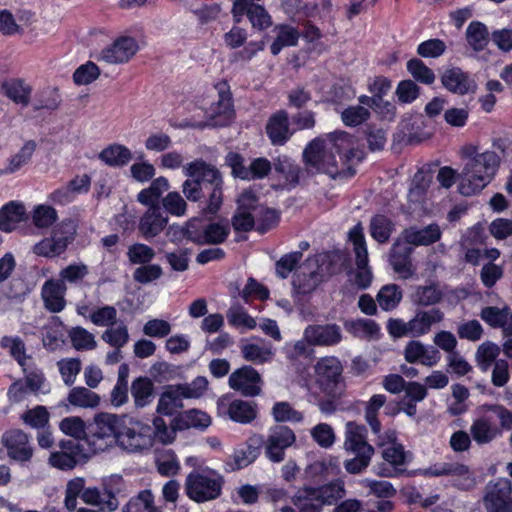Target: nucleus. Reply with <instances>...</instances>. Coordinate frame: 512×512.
<instances>
[{"label": "nucleus", "instance_id": "obj_1", "mask_svg": "<svg viewBox=\"0 0 512 512\" xmlns=\"http://www.w3.org/2000/svg\"><path fill=\"white\" fill-rule=\"evenodd\" d=\"M347 132L330 133L327 139L315 138L303 150L308 174H325L331 179H346L355 174L354 158L361 159Z\"/></svg>", "mask_w": 512, "mask_h": 512}, {"label": "nucleus", "instance_id": "obj_2", "mask_svg": "<svg viewBox=\"0 0 512 512\" xmlns=\"http://www.w3.org/2000/svg\"><path fill=\"white\" fill-rule=\"evenodd\" d=\"M96 434L114 437L117 445L129 453H141L152 447V426L129 415L100 413L95 417Z\"/></svg>", "mask_w": 512, "mask_h": 512}, {"label": "nucleus", "instance_id": "obj_3", "mask_svg": "<svg viewBox=\"0 0 512 512\" xmlns=\"http://www.w3.org/2000/svg\"><path fill=\"white\" fill-rule=\"evenodd\" d=\"M466 163L458 176L459 192L471 196L484 189L494 177L500 164V157L495 151L479 152L474 145L462 148Z\"/></svg>", "mask_w": 512, "mask_h": 512}, {"label": "nucleus", "instance_id": "obj_4", "mask_svg": "<svg viewBox=\"0 0 512 512\" xmlns=\"http://www.w3.org/2000/svg\"><path fill=\"white\" fill-rule=\"evenodd\" d=\"M185 174L195 177L207 190L208 204L204 210L210 214L216 213L222 205L223 176L217 167L197 159L185 166Z\"/></svg>", "mask_w": 512, "mask_h": 512}, {"label": "nucleus", "instance_id": "obj_5", "mask_svg": "<svg viewBox=\"0 0 512 512\" xmlns=\"http://www.w3.org/2000/svg\"><path fill=\"white\" fill-rule=\"evenodd\" d=\"M331 263L329 254H317L307 258L296 270L292 285L297 294L313 292L322 281L324 274L330 273L324 265Z\"/></svg>", "mask_w": 512, "mask_h": 512}, {"label": "nucleus", "instance_id": "obj_6", "mask_svg": "<svg viewBox=\"0 0 512 512\" xmlns=\"http://www.w3.org/2000/svg\"><path fill=\"white\" fill-rule=\"evenodd\" d=\"M317 384L320 390L328 397L341 398L345 391L343 381V367L341 362L333 356L319 359L315 365Z\"/></svg>", "mask_w": 512, "mask_h": 512}, {"label": "nucleus", "instance_id": "obj_7", "mask_svg": "<svg viewBox=\"0 0 512 512\" xmlns=\"http://www.w3.org/2000/svg\"><path fill=\"white\" fill-rule=\"evenodd\" d=\"M76 234V226L72 220H65L52 231L51 237L45 238L34 245L33 252L42 257L53 258L64 253Z\"/></svg>", "mask_w": 512, "mask_h": 512}, {"label": "nucleus", "instance_id": "obj_8", "mask_svg": "<svg viewBox=\"0 0 512 512\" xmlns=\"http://www.w3.org/2000/svg\"><path fill=\"white\" fill-rule=\"evenodd\" d=\"M223 480L221 477L191 472L185 480L186 495L197 503L214 500L221 495Z\"/></svg>", "mask_w": 512, "mask_h": 512}, {"label": "nucleus", "instance_id": "obj_9", "mask_svg": "<svg viewBox=\"0 0 512 512\" xmlns=\"http://www.w3.org/2000/svg\"><path fill=\"white\" fill-rule=\"evenodd\" d=\"M349 239L353 243L355 263V284L359 289H366L372 282V271L368 265V251L366 246L363 228L361 224L354 226L349 232Z\"/></svg>", "mask_w": 512, "mask_h": 512}, {"label": "nucleus", "instance_id": "obj_10", "mask_svg": "<svg viewBox=\"0 0 512 512\" xmlns=\"http://www.w3.org/2000/svg\"><path fill=\"white\" fill-rule=\"evenodd\" d=\"M296 441L292 429L285 425H277L270 429L265 445V455L273 463H280L285 459V450Z\"/></svg>", "mask_w": 512, "mask_h": 512}, {"label": "nucleus", "instance_id": "obj_11", "mask_svg": "<svg viewBox=\"0 0 512 512\" xmlns=\"http://www.w3.org/2000/svg\"><path fill=\"white\" fill-rule=\"evenodd\" d=\"M228 383L231 389L245 397L258 396L262 391L261 376L251 366H243L232 372Z\"/></svg>", "mask_w": 512, "mask_h": 512}, {"label": "nucleus", "instance_id": "obj_12", "mask_svg": "<svg viewBox=\"0 0 512 512\" xmlns=\"http://www.w3.org/2000/svg\"><path fill=\"white\" fill-rule=\"evenodd\" d=\"M102 492L96 487L85 488V480L77 477L70 480L66 485L64 505L67 510L74 511L77 505V498L89 505L99 506Z\"/></svg>", "mask_w": 512, "mask_h": 512}, {"label": "nucleus", "instance_id": "obj_13", "mask_svg": "<svg viewBox=\"0 0 512 512\" xmlns=\"http://www.w3.org/2000/svg\"><path fill=\"white\" fill-rule=\"evenodd\" d=\"M138 44L132 37H119L110 46L104 48L98 60L108 64H121L128 62L138 51Z\"/></svg>", "mask_w": 512, "mask_h": 512}, {"label": "nucleus", "instance_id": "obj_14", "mask_svg": "<svg viewBox=\"0 0 512 512\" xmlns=\"http://www.w3.org/2000/svg\"><path fill=\"white\" fill-rule=\"evenodd\" d=\"M232 14L239 23L243 15H247L254 28L263 30L271 26L272 20L265 8L249 0H236L233 4Z\"/></svg>", "mask_w": 512, "mask_h": 512}, {"label": "nucleus", "instance_id": "obj_15", "mask_svg": "<svg viewBox=\"0 0 512 512\" xmlns=\"http://www.w3.org/2000/svg\"><path fill=\"white\" fill-rule=\"evenodd\" d=\"M168 219V215L159 205H152L140 217L138 232L146 240L153 239L166 228Z\"/></svg>", "mask_w": 512, "mask_h": 512}, {"label": "nucleus", "instance_id": "obj_16", "mask_svg": "<svg viewBox=\"0 0 512 512\" xmlns=\"http://www.w3.org/2000/svg\"><path fill=\"white\" fill-rule=\"evenodd\" d=\"M413 250V246L403 239V235L401 234L392 244L390 249V265L396 273L403 275L404 278L409 277L413 273L411 260Z\"/></svg>", "mask_w": 512, "mask_h": 512}, {"label": "nucleus", "instance_id": "obj_17", "mask_svg": "<svg viewBox=\"0 0 512 512\" xmlns=\"http://www.w3.org/2000/svg\"><path fill=\"white\" fill-rule=\"evenodd\" d=\"M263 443V437L259 434H254L249 437L245 447L236 449L231 459L226 462L227 470H240L253 463L259 456Z\"/></svg>", "mask_w": 512, "mask_h": 512}, {"label": "nucleus", "instance_id": "obj_18", "mask_svg": "<svg viewBox=\"0 0 512 512\" xmlns=\"http://www.w3.org/2000/svg\"><path fill=\"white\" fill-rule=\"evenodd\" d=\"M257 201V197L251 191H245L241 194L238 199V209L232 218L234 230L248 232L253 229L256 222L253 204Z\"/></svg>", "mask_w": 512, "mask_h": 512}, {"label": "nucleus", "instance_id": "obj_19", "mask_svg": "<svg viewBox=\"0 0 512 512\" xmlns=\"http://www.w3.org/2000/svg\"><path fill=\"white\" fill-rule=\"evenodd\" d=\"M305 340L315 346H333L342 340V332L337 324L309 325L304 331Z\"/></svg>", "mask_w": 512, "mask_h": 512}, {"label": "nucleus", "instance_id": "obj_20", "mask_svg": "<svg viewBox=\"0 0 512 512\" xmlns=\"http://www.w3.org/2000/svg\"><path fill=\"white\" fill-rule=\"evenodd\" d=\"M3 443L8 456L18 462H27L32 458L33 449L29 445L28 436L21 430H11L3 435Z\"/></svg>", "mask_w": 512, "mask_h": 512}, {"label": "nucleus", "instance_id": "obj_21", "mask_svg": "<svg viewBox=\"0 0 512 512\" xmlns=\"http://www.w3.org/2000/svg\"><path fill=\"white\" fill-rule=\"evenodd\" d=\"M441 82L448 91L458 95L474 94L477 90L474 79L457 67L446 70L441 77Z\"/></svg>", "mask_w": 512, "mask_h": 512}, {"label": "nucleus", "instance_id": "obj_22", "mask_svg": "<svg viewBox=\"0 0 512 512\" xmlns=\"http://www.w3.org/2000/svg\"><path fill=\"white\" fill-rule=\"evenodd\" d=\"M266 133L273 145H284L293 135L289 127V115L286 110H279L270 116L266 124Z\"/></svg>", "mask_w": 512, "mask_h": 512}, {"label": "nucleus", "instance_id": "obj_23", "mask_svg": "<svg viewBox=\"0 0 512 512\" xmlns=\"http://www.w3.org/2000/svg\"><path fill=\"white\" fill-rule=\"evenodd\" d=\"M440 352L433 346L427 347L418 340H411L404 349V358L408 363H421L432 367L440 360Z\"/></svg>", "mask_w": 512, "mask_h": 512}, {"label": "nucleus", "instance_id": "obj_24", "mask_svg": "<svg viewBox=\"0 0 512 512\" xmlns=\"http://www.w3.org/2000/svg\"><path fill=\"white\" fill-rule=\"evenodd\" d=\"M441 229L438 224L432 223L426 227L418 228L411 226L401 232L405 239L412 246H428L441 238Z\"/></svg>", "mask_w": 512, "mask_h": 512}, {"label": "nucleus", "instance_id": "obj_25", "mask_svg": "<svg viewBox=\"0 0 512 512\" xmlns=\"http://www.w3.org/2000/svg\"><path fill=\"white\" fill-rule=\"evenodd\" d=\"M344 448L347 452H374L367 442V429L363 425L350 421L345 426Z\"/></svg>", "mask_w": 512, "mask_h": 512}, {"label": "nucleus", "instance_id": "obj_26", "mask_svg": "<svg viewBox=\"0 0 512 512\" xmlns=\"http://www.w3.org/2000/svg\"><path fill=\"white\" fill-rule=\"evenodd\" d=\"M67 287L63 281L47 280L42 287V298L46 309L57 313L64 309L66 301L64 299Z\"/></svg>", "mask_w": 512, "mask_h": 512}, {"label": "nucleus", "instance_id": "obj_27", "mask_svg": "<svg viewBox=\"0 0 512 512\" xmlns=\"http://www.w3.org/2000/svg\"><path fill=\"white\" fill-rule=\"evenodd\" d=\"M444 313L438 308L419 310L410 320L412 337H420L427 334L432 325L442 322Z\"/></svg>", "mask_w": 512, "mask_h": 512}, {"label": "nucleus", "instance_id": "obj_28", "mask_svg": "<svg viewBox=\"0 0 512 512\" xmlns=\"http://www.w3.org/2000/svg\"><path fill=\"white\" fill-rule=\"evenodd\" d=\"M512 484L507 478L490 481L485 487L484 505L503 504L511 501Z\"/></svg>", "mask_w": 512, "mask_h": 512}, {"label": "nucleus", "instance_id": "obj_29", "mask_svg": "<svg viewBox=\"0 0 512 512\" xmlns=\"http://www.w3.org/2000/svg\"><path fill=\"white\" fill-rule=\"evenodd\" d=\"M211 424L210 416L198 409L184 411L174 417V427L179 431L195 428L204 430Z\"/></svg>", "mask_w": 512, "mask_h": 512}, {"label": "nucleus", "instance_id": "obj_30", "mask_svg": "<svg viewBox=\"0 0 512 512\" xmlns=\"http://www.w3.org/2000/svg\"><path fill=\"white\" fill-rule=\"evenodd\" d=\"M183 393L180 385H168L160 395L157 413L165 416L173 415L175 409L183 407L182 400L185 398Z\"/></svg>", "mask_w": 512, "mask_h": 512}, {"label": "nucleus", "instance_id": "obj_31", "mask_svg": "<svg viewBox=\"0 0 512 512\" xmlns=\"http://www.w3.org/2000/svg\"><path fill=\"white\" fill-rule=\"evenodd\" d=\"M26 214L25 206L22 203L11 201L0 210V229L4 232H11L16 225L24 220Z\"/></svg>", "mask_w": 512, "mask_h": 512}, {"label": "nucleus", "instance_id": "obj_32", "mask_svg": "<svg viewBox=\"0 0 512 512\" xmlns=\"http://www.w3.org/2000/svg\"><path fill=\"white\" fill-rule=\"evenodd\" d=\"M227 414L234 422L249 424L257 417V404L236 399L229 404Z\"/></svg>", "mask_w": 512, "mask_h": 512}, {"label": "nucleus", "instance_id": "obj_33", "mask_svg": "<svg viewBox=\"0 0 512 512\" xmlns=\"http://www.w3.org/2000/svg\"><path fill=\"white\" fill-rule=\"evenodd\" d=\"M465 38L469 47L474 52H481L487 47L490 34L484 23L472 21L466 29Z\"/></svg>", "mask_w": 512, "mask_h": 512}, {"label": "nucleus", "instance_id": "obj_34", "mask_svg": "<svg viewBox=\"0 0 512 512\" xmlns=\"http://www.w3.org/2000/svg\"><path fill=\"white\" fill-rule=\"evenodd\" d=\"M292 503L299 512H321L323 501L318 494L312 492V487L298 489L292 497Z\"/></svg>", "mask_w": 512, "mask_h": 512}, {"label": "nucleus", "instance_id": "obj_35", "mask_svg": "<svg viewBox=\"0 0 512 512\" xmlns=\"http://www.w3.org/2000/svg\"><path fill=\"white\" fill-rule=\"evenodd\" d=\"M99 158L108 166L123 167L132 159V152L123 145L112 144L103 149Z\"/></svg>", "mask_w": 512, "mask_h": 512}, {"label": "nucleus", "instance_id": "obj_36", "mask_svg": "<svg viewBox=\"0 0 512 512\" xmlns=\"http://www.w3.org/2000/svg\"><path fill=\"white\" fill-rule=\"evenodd\" d=\"M4 94L16 104L26 107L30 102L32 89L21 79H12L2 84Z\"/></svg>", "mask_w": 512, "mask_h": 512}, {"label": "nucleus", "instance_id": "obj_37", "mask_svg": "<svg viewBox=\"0 0 512 512\" xmlns=\"http://www.w3.org/2000/svg\"><path fill=\"white\" fill-rule=\"evenodd\" d=\"M154 384L148 377H138L131 384V395L137 408L147 406L153 398Z\"/></svg>", "mask_w": 512, "mask_h": 512}, {"label": "nucleus", "instance_id": "obj_38", "mask_svg": "<svg viewBox=\"0 0 512 512\" xmlns=\"http://www.w3.org/2000/svg\"><path fill=\"white\" fill-rule=\"evenodd\" d=\"M218 92L217 101H212L206 111L211 112V116L226 115L229 116L233 111V104L229 86L226 82L218 83L215 87Z\"/></svg>", "mask_w": 512, "mask_h": 512}, {"label": "nucleus", "instance_id": "obj_39", "mask_svg": "<svg viewBox=\"0 0 512 512\" xmlns=\"http://www.w3.org/2000/svg\"><path fill=\"white\" fill-rule=\"evenodd\" d=\"M370 234L378 243H386L395 230L394 222L387 216L378 214L370 220Z\"/></svg>", "mask_w": 512, "mask_h": 512}, {"label": "nucleus", "instance_id": "obj_40", "mask_svg": "<svg viewBox=\"0 0 512 512\" xmlns=\"http://www.w3.org/2000/svg\"><path fill=\"white\" fill-rule=\"evenodd\" d=\"M275 29L278 31L277 36L270 47L273 55H278L284 47L297 45L300 34L296 28L289 25H278Z\"/></svg>", "mask_w": 512, "mask_h": 512}, {"label": "nucleus", "instance_id": "obj_41", "mask_svg": "<svg viewBox=\"0 0 512 512\" xmlns=\"http://www.w3.org/2000/svg\"><path fill=\"white\" fill-rule=\"evenodd\" d=\"M443 298V293L435 285L418 286L411 295V301L417 306L427 307L439 303Z\"/></svg>", "mask_w": 512, "mask_h": 512}, {"label": "nucleus", "instance_id": "obj_42", "mask_svg": "<svg viewBox=\"0 0 512 512\" xmlns=\"http://www.w3.org/2000/svg\"><path fill=\"white\" fill-rule=\"evenodd\" d=\"M152 446L154 445L155 439L162 444H170L176 438V432L178 428L174 427V418L168 426L163 418L157 416L152 421Z\"/></svg>", "mask_w": 512, "mask_h": 512}, {"label": "nucleus", "instance_id": "obj_43", "mask_svg": "<svg viewBox=\"0 0 512 512\" xmlns=\"http://www.w3.org/2000/svg\"><path fill=\"white\" fill-rule=\"evenodd\" d=\"M381 309L390 311L398 306L402 299V291L396 284L383 286L376 296Z\"/></svg>", "mask_w": 512, "mask_h": 512}, {"label": "nucleus", "instance_id": "obj_44", "mask_svg": "<svg viewBox=\"0 0 512 512\" xmlns=\"http://www.w3.org/2000/svg\"><path fill=\"white\" fill-rule=\"evenodd\" d=\"M68 402L77 407L93 408L99 404L100 397L85 387H74L68 394Z\"/></svg>", "mask_w": 512, "mask_h": 512}, {"label": "nucleus", "instance_id": "obj_45", "mask_svg": "<svg viewBox=\"0 0 512 512\" xmlns=\"http://www.w3.org/2000/svg\"><path fill=\"white\" fill-rule=\"evenodd\" d=\"M35 149L36 142L33 140L27 141L20 151L10 159L9 165L4 170L0 171V174H12L18 171L30 161Z\"/></svg>", "mask_w": 512, "mask_h": 512}, {"label": "nucleus", "instance_id": "obj_46", "mask_svg": "<svg viewBox=\"0 0 512 512\" xmlns=\"http://www.w3.org/2000/svg\"><path fill=\"white\" fill-rule=\"evenodd\" d=\"M123 512H158L150 490H143L124 506Z\"/></svg>", "mask_w": 512, "mask_h": 512}, {"label": "nucleus", "instance_id": "obj_47", "mask_svg": "<svg viewBox=\"0 0 512 512\" xmlns=\"http://www.w3.org/2000/svg\"><path fill=\"white\" fill-rule=\"evenodd\" d=\"M386 396L382 394L373 395L368 401L365 408V419L370 425L374 434L379 435L381 432V424L377 419L379 409L385 404Z\"/></svg>", "mask_w": 512, "mask_h": 512}, {"label": "nucleus", "instance_id": "obj_48", "mask_svg": "<svg viewBox=\"0 0 512 512\" xmlns=\"http://www.w3.org/2000/svg\"><path fill=\"white\" fill-rule=\"evenodd\" d=\"M500 347L492 342L482 343L476 352V360L482 371H487L497 361Z\"/></svg>", "mask_w": 512, "mask_h": 512}, {"label": "nucleus", "instance_id": "obj_49", "mask_svg": "<svg viewBox=\"0 0 512 512\" xmlns=\"http://www.w3.org/2000/svg\"><path fill=\"white\" fill-rule=\"evenodd\" d=\"M480 317L491 327L502 328L503 335L505 336V327L508 320V308L500 309L494 306H487L482 309Z\"/></svg>", "mask_w": 512, "mask_h": 512}, {"label": "nucleus", "instance_id": "obj_50", "mask_svg": "<svg viewBox=\"0 0 512 512\" xmlns=\"http://www.w3.org/2000/svg\"><path fill=\"white\" fill-rule=\"evenodd\" d=\"M312 492L318 494L319 499L323 501V505H331L338 499L344 497V483L342 481L337 480L327 485H324L320 488H312Z\"/></svg>", "mask_w": 512, "mask_h": 512}, {"label": "nucleus", "instance_id": "obj_51", "mask_svg": "<svg viewBox=\"0 0 512 512\" xmlns=\"http://www.w3.org/2000/svg\"><path fill=\"white\" fill-rule=\"evenodd\" d=\"M155 255V250L144 243H134L127 250V257L130 263L139 264L140 266L149 264Z\"/></svg>", "mask_w": 512, "mask_h": 512}, {"label": "nucleus", "instance_id": "obj_52", "mask_svg": "<svg viewBox=\"0 0 512 512\" xmlns=\"http://www.w3.org/2000/svg\"><path fill=\"white\" fill-rule=\"evenodd\" d=\"M470 432L478 444H486L495 438L497 429L487 419L481 418L472 424Z\"/></svg>", "mask_w": 512, "mask_h": 512}, {"label": "nucleus", "instance_id": "obj_53", "mask_svg": "<svg viewBox=\"0 0 512 512\" xmlns=\"http://www.w3.org/2000/svg\"><path fill=\"white\" fill-rule=\"evenodd\" d=\"M224 164L231 169V175L235 179L245 180L248 174V165L245 157L235 151H229L224 157Z\"/></svg>", "mask_w": 512, "mask_h": 512}, {"label": "nucleus", "instance_id": "obj_54", "mask_svg": "<svg viewBox=\"0 0 512 512\" xmlns=\"http://www.w3.org/2000/svg\"><path fill=\"white\" fill-rule=\"evenodd\" d=\"M85 441L69 439L59 442L62 452L75 459L77 464L85 463L89 459L88 449L85 447Z\"/></svg>", "mask_w": 512, "mask_h": 512}, {"label": "nucleus", "instance_id": "obj_55", "mask_svg": "<svg viewBox=\"0 0 512 512\" xmlns=\"http://www.w3.org/2000/svg\"><path fill=\"white\" fill-rule=\"evenodd\" d=\"M68 336L76 350H92L96 347L94 335L80 326L73 327Z\"/></svg>", "mask_w": 512, "mask_h": 512}, {"label": "nucleus", "instance_id": "obj_56", "mask_svg": "<svg viewBox=\"0 0 512 512\" xmlns=\"http://www.w3.org/2000/svg\"><path fill=\"white\" fill-rule=\"evenodd\" d=\"M469 468L460 463H442L433 465L422 471L425 476H444V475H458L464 476L468 474Z\"/></svg>", "mask_w": 512, "mask_h": 512}, {"label": "nucleus", "instance_id": "obj_57", "mask_svg": "<svg viewBox=\"0 0 512 512\" xmlns=\"http://www.w3.org/2000/svg\"><path fill=\"white\" fill-rule=\"evenodd\" d=\"M407 70L415 80L421 83L429 85L435 81L434 72L418 58H412L407 62Z\"/></svg>", "mask_w": 512, "mask_h": 512}, {"label": "nucleus", "instance_id": "obj_58", "mask_svg": "<svg viewBox=\"0 0 512 512\" xmlns=\"http://www.w3.org/2000/svg\"><path fill=\"white\" fill-rule=\"evenodd\" d=\"M242 355L247 361L262 364L271 359L273 352L269 347L249 343L242 346Z\"/></svg>", "mask_w": 512, "mask_h": 512}, {"label": "nucleus", "instance_id": "obj_59", "mask_svg": "<svg viewBox=\"0 0 512 512\" xmlns=\"http://www.w3.org/2000/svg\"><path fill=\"white\" fill-rule=\"evenodd\" d=\"M272 415L276 422H301L303 414L295 410L288 402H277L272 408Z\"/></svg>", "mask_w": 512, "mask_h": 512}, {"label": "nucleus", "instance_id": "obj_60", "mask_svg": "<svg viewBox=\"0 0 512 512\" xmlns=\"http://www.w3.org/2000/svg\"><path fill=\"white\" fill-rule=\"evenodd\" d=\"M230 233V227L228 224L221 223H210L206 224L203 241L204 244H221L223 243Z\"/></svg>", "mask_w": 512, "mask_h": 512}, {"label": "nucleus", "instance_id": "obj_61", "mask_svg": "<svg viewBox=\"0 0 512 512\" xmlns=\"http://www.w3.org/2000/svg\"><path fill=\"white\" fill-rule=\"evenodd\" d=\"M348 331L356 336L372 337L379 332V326L371 319H358L345 323Z\"/></svg>", "mask_w": 512, "mask_h": 512}, {"label": "nucleus", "instance_id": "obj_62", "mask_svg": "<svg viewBox=\"0 0 512 512\" xmlns=\"http://www.w3.org/2000/svg\"><path fill=\"white\" fill-rule=\"evenodd\" d=\"M56 210L47 205H38L34 208L32 221L37 228H48L57 220Z\"/></svg>", "mask_w": 512, "mask_h": 512}, {"label": "nucleus", "instance_id": "obj_63", "mask_svg": "<svg viewBox=\"0 0 512 512\" xmlns=\"http://www.w3.org/2000/svg\"><path fill=\"white\" fill-rule=\"evenodd\" d=\"M163 274V270L158 264H146L137 267L133 272V279L140 284H149L159 279Z\"/></svg>", "mask_w": 512, "mask_h": 512}, {"label": "nucleus", "instance_id": "obj_64", "mask_svg": "<svg viewBox=\"0 0 512 512\" xmlns=\"http://www.w3.org/2000/svg\"><path fill=\"white\" fill-rule=\"evenodd\" d=\"M158 472L163 476H174L178 473L180 465L172 451L159 454L156 458Z\"/></svg>", "mask_w": 512, "mask_h": 512}]
</instances>
